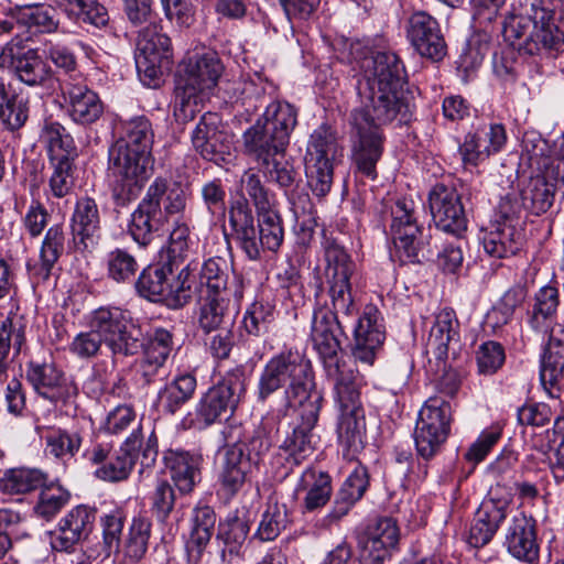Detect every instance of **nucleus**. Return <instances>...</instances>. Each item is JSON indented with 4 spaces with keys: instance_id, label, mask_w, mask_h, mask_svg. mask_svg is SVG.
Returning a JSON list of instances; mask_svg holds the SVG:
<instances>
[{
    "instance_id": "nucleus-1",
    "label": "nucleus",
    "mask_w": 564,
    "mask_h": 564,
    "mask_svg": "<svg viewBox=\"0 0 564 564\" xmlns=\"http://www.w3.org/2000/svg\"><path fill=\"white\" fill-rule=\"evenodd\" d=\"M359 89L362 106L351 112L356 141L354 162L364 175L376 178V164L382 154L381 128L398 121L406 124L412 120L414 105L405 90Z\"/></svg>"
},
{
    "instance_id": "nucleus-2",
    "label": "nucleus",
    "mask_w": 564,
    "mask_h": 564,
    "mask_svg": "<svg viewBox=\"0 0 564 564\" xmlns=\"http://www.w3.org/2000/svg\"><path fill=\"white\" fill-rule=\"evenodd\" d=\"M123 129L124 135L108 150L111 199L116 207L121 208L140 196L152 175L154 137L151 122L144 116L128 120Z\"/></svg>"
},
{
    "instance_id": "nucleus-3",
    "label": "nucleus",
    "mask_w": 564,
    "mask_h": 564,
    "mask_svg": "<svg viewBox=\"0 0 564 564\" xmlns=\"http://www.w3.org/2000/svg\"><path fill=\"white\" fill-rule=\"evenodd\" d=\"M102 344L113 359L137 355L143 347L141 329L128 312L119 307H99L93 312L90 329L77 334L69 349L78 358L87 359L96 356Z\"/></svg>"
},
{
    "instance_id": "nucleus-4",
    "label": "nucleus",
    "mask_w": 564,
    "mask_h": 564,
    "mask_svg": "<svg viewBox=\"0 0 564 564\" xmlns=\"http://www.w3.org/2000/svg\"><path fill=\"white\" fill-rule=\"evenodd\" d=\"M284 389L285 405L296 408L322 395L315 389L311 362L297 350H285L264 365L257 383V399L264 403L278 390Z\"/></svg>"
},
{
    "instance_id": "nucleus-5",
    "label": "nucleus",
    "mask_w": 564,
    "mask_h": 564,
    "mask_svg": "<svg viewBox=\"0 0 564 564\" xmlns=\"http://www.w3.org/2000/svg\"><path fill=\"white\" fill-rule=\"evenodd\" d=\"M224 70L216 52L196 53L180 65L175 76L174 109L177 121L194 119L203 96L216 87Z\"/></svg>"
},
{
    "instance_id": "nucleus-6",
    "label": "nucleus",
    "mask_w": 564,
    "mask_h": 564,
    "mask_svg": "<svg viewBox=\"0 0 564 564\" xmlns=\"http://www.w3.org/2000/svg\"><path fill=\"white\" fill-rule=\"evenodd\" d=\"M258 223L249 204L241 199L229 207L232 238L250 260H259L264 250L276 251L283 242L282 219L273 208L258 213Z\"/></svg>"
},
{
    "instance_id": "nucleus-7",
    "label": "nucleus",
    "mask_w": 564,
    "mask_h": 564,
    "mask_svg": "<svg viewBox=\"0 0 564 564\" xmlns=\"http://www.w3.org/2000/svg\"><path fill=\"white\" fill-rule=\"evenodd\" d=\"M558 303L557 289L543 286L535 295L530 317L534 330L550 333L540 370L541 383L546 390L554 388L564 377V329L561 325L551 326Z\"/></svg>"
},
{
    "instance_id": "nucleus-8",
    "label": "nucleus",
    "mask_w": 564,
    "mask_h": 564,
    "mask_svg": "<svg viewBox=\"0 0 564 564\" xmlns=\"http://www.w3.org/2000/svg\"><path fill=\"white\" fill-rule=\"evenodd\" d=\"M532 15L511 14L502 25V35L519 53L535 55L542 48L553 50L564 41L551 10L532 4Z\"/></svg>"
},
{
    "instance_id": "nucleus-9",
    "label": "nucleus",
    "mask_w": 564,
    "mask_h": 564,
    "mask_svg": "<svg viewBox=\"0 0 564 564\" xmlns=\"http://www.w3.org/2000/svg\"><path fill=\"white\" fill-rule=\"evenodd\" d=\"M339 314L348 317L343 311H337L333 306L332 308L319 307L314 311L312 318L311 339L323 359L327 377L332 381L348 380L359 375L351 365L338 357V351L341 348L340 337L345 336V326Z\"/></svg>"
},
{
    "instance_id": "nucleus-10",
    "label": "nucleus",
    "mask_w": 564,
    "mask_h": 564,
    "mask_svg": "<svg viewBox=\"0 0 564 564\" xmlns=\"http://www.w3.org/2000/svg\"><path fill=\"white\" fill-rule=\"evenodd\" d=\"M172 262L158 263L144 268L134 281V289L140 297L153 303H162L169 308H181L192 299L188 265L177 276Z\"/></svg>"
},
{
    "instance_id": "nucleus-11",
    "label": "nucleus",
    "mask_w": 564,
    "mask_h": 564,
    "mask_svg": "<svg viewBox=\"0 0 564 564\" xmlns=\"http://www.w3.org/2000/svg\"><path fill=\"white\" fill-rule=\"evenodd\" d=\"M297 124V110L288 101L273 100L242 138L245 149H286Z\"/></svg>"
},
{
    "instance_id": "nucleus-12",
    "label": "nucleus",
    "mask_w": 564,
    "mask_h": 564,
    "mask_svg": "<svg viewBox=\"0 0 564 564\" xmlns=\"http://www.w3.org/2000/svg\"><path fill=\"white\" fill-rule=\"evenodd\" d=\"M323 247L326 261L325 276L332 305L347 316L354 315L357 308L351 292V279L356 272V263L335 239H325Z\"/></svg>"
},
{
    "instance_id": "nucleus-13",
    "label": "nucleus",
    "mask_w": 564,
    "mask_h": 564,
    "mask_svg": "<svg viewBox=\"0 0 564 564\" xmlns=\"http://www.w3.org/2000/svg\"><path fill=\"white\" fill-rule=\"evenodd\" d=\"M246 393V377L242 367L226 372L223 379L209 388L196 405V417L206 426L227 420L232 415Z\"/></svg>"
},
{
    "instance_id": "nucleus-14",
    "label": "nucleus",
    "mask_w": 564,
    "mask_h": 564,
    "mask_svg": "<svg viewBox=\"0 0 564 564\" xmlns=\"http://www.w3.org/2000/svg\"><path fill=\"white\" fill-rule=\"evenodd\" d=\"M333 382L341 411L337 427L338 440L349 452L357 453L364 447L366 432L365 414L359 402V375Z\"/></svg>"
},
{
    "instance_id": "nucleus-15",
    "label": "nucleus",
    "mask_w": 564,
    "mask_h": 564,
    "mask_svg": "<svg viewBox=\"0 0 564 564\" xmlns=\"http://www.w3.org/2000/svg\"><path fill=\"white\" fill-rule=\"evenodd\" d=\"M391 215V232L401 261L420 263L429 259L432 253L425 249V237L417 224L413 202L398 200Z\"/></svg>"
},
{
    "instance_id": "nucleus-16",
    "label": "nucleus",
    "mask_w": 564,
    "mask_h": 564,
    "mask_svg": "<svg viewBox=\"0 0 564 564\" xmlns=\"http://www.w3.org/2000/svg\"><path fill=\"white\" fill-rule=\"evenodd\" d=\"M171 40L158 31L156 25H149L139 31L135 67L145 85H155L171 64Z\"/></svg>"
},
{
    "instance_id": "nucleus-17",
    "label": "nucleus",
    "mask_w": 564,
    "mask_h": 564,
    "mask_svg": "<svg viewBox=\"0 0 564 564\" xmlns=\"http://www.w3.org/2000/svg\"><path fill=\"white\" fill-rule=\"evenodd\" d=\"M141 447L140 429L124 441L122 446L111 452L108 444H99L86 453L87 459L97 465V478L106 481H121L129 477L137 459V451Z\"/></svg>"
},
{
    "instance_id": "nucleus-18",
    "label": "nucleus",
    "mask_w": 564,
    "mask_h": 564,
    "mask_svg": "<svg viewBox=\"0 0 564 564\" xmlns=\"http://www.w3.org/2000/svg\"><path fill=\"white\" fill-rule=\"evenodd\" d=\"M0 67L8 69L21 83L45 86L53 70L35 48H24L18 43H8L0 50Z\"/></svg>"
},
{
    "instance_id": "nucleus-19",
    "label": "nucleus",
    "mask_w": 564,
    "mask_h": 564,
    "mask_svg": "<svg viewBox=\"0 0 564 564\" xmlns=\"http://www.w3.org/2000/svg\"><path fill=\"white\" fill-rule=\"evenodd\" d=\"M322 402L323 395H313V402L296 406L299 409V422L291 433L286 434L280 445V449L296 465L302 463L315 449L316 436L313 429L317 423Z\"/></svg>"
},
{
    "instance_id": "nucleus-20",
    "label": "nucleus",
    "mask_w": 564,
    "mask_h": 564,
    "mask_svg": "<svg viewBox=\"0 0 564 564\" xmlns=\"http://www.w3.org/2000/svg\"><path fill=\"white\" fill-rule=\"evenodd\" d=\"M364 79L359 87L369 89L404 90L406 73L399 56L391 51H378L365 57L360 65Z\"/></svg>"
},
{
    "instance_id": "nucleus-21",
    "label": "nucleus",
    "mask_w": 564,
    "mask_h": 564,
    "mask_svg": "<svg viewBox=\"0 0 564 564\" xmlns=\"http://www.w3.org/2000/svg\"><path fill=\"white\" fill-rule=\"evenodd\" d=\"M26 380L34 391L52 403H66L77 394V386L53 361H30Z\"/></svg>"
},
{
    "instance_id": "nucleus-22",
    "label": "nucleus",
    "mask_w": 564,
    "mask_h": 564,
    "mask_svg": "<svg viewBox=\"0 0 564 564\" xmlns=\"http://www.w3.org/2000/svg\"><path fill=\"white\" fill-rule=\"evenodd\" d=\"M192 144L204 160L217 165L227 162L231 155V138L221 129L220 119L214 112H206L200 117L192 132Z\"/></svg>"
},
{
    "instance_id": "nucleus-23",
    "label": "nucleus",
    "mask_w": 564,
    "mask_h": 564,
    "mask_svg": "<svg viewBox=\"0 0 564 564\" xmlns=\"http://www.w3.org/2000/svg\"><path fill=\"white\" fill-rule=\"evenodd\" d=\"M429 204L435 226L453 236H460L467 228L462 197L453 187L436 184L429 195Z\"/></svg>"
},
{
    "instance_id": "nucleus-24",
    "label": "nucleus",
    "mask_w": 564,
    "mask_h": 564,
    "mask_svg": "<svg viewBox=\"0 0 564 564\" xmlns=\"http://www.w3.org/2000/svg\"><path fill=\"white\" fill-rule=\"evenodd\" d=\"M406 36L422 57L438 62L446 55V43L440 25L424 11L414 12L409 18Z\"/></svg>"
},
{
    "instance_id": "nucleus-25",
    "label": "nucleus",
    "mask_w": 564,
    "mask_h": 564,
    "mask_svg": "<svg viewBox=\"0 0 564 564\" xmlns=\"http://www.w3.org/2000/svg\"><path fill=\"white\" fill-rule=\"evenodd\" d=\"M384 338L380 312L375 306H367L354 329V358L368 367L372 366Z\"/></svg>"
},
{
    "instance_id": "nucleus-26",
    "label": "nucleus",
    "mask_w": 564,
    "mask_h": 564,
    "mask_svg": "<svg viewBox=\"0 0 564 564\" xmlns=\"http://www.w3.org/2000/svg\"><path fill=\"white\" fill-rule=\"evenodd\" d=\"M172 334L156 328L149 338L142 356L135 361V376L143 386H149L164 376V366L172 350Z\"/></svg>"
},
{
    "instance_id": "nucleus-27",
    "label": "nucleus",
    "mask_w": 564,
    "mask_h": 564,
    "mask_svg": "<svg viewBox=\"0 0 564 564\" xmlns=\"http://www.w3.org/2000/svg\"><path fill=\"white\" fill-rule=\"evenodd\" d=\"M70 228L77 249L85 251L94 247L100 231V215L95 199L84 197L77 200Z\"/></svg>"
},
{
    "instance_id": "nucleus-28",
    "label": "nucleus",
    "mask_w": 564,
    "mask_h": 564,
    "mask_svg": "<svg viewBox=\"0 0 564 564\" xmlns=\"http://www.w3.org/2000/svg\"><path fill=\"white\" fill-rule=\"evenodd\" d=\"M241 445L226 448L218 473L220 490L228 498L235 497L246 485L252 465L245 457Z\"/></svg>"
},
{
    "instance_id": "nucleus-29",
    "label": "nucleus",
    "mask_w": 564,
    "mask_h": 564,
    "mask_svg": "<svg viewBox=\"0 0 564 564\" xmlns=\"http://www.w3.org/2000/svg\"><path fill=\"white\" fill-rule=\"evenodd\" d=\"M524 242L523 229L517 224L491 223L482 237L484 250L495 259L517 254Z\"/></svg>"
},
{
    "instance_id": "nucleus-30",
    "label": "nucleus",
    "mask_w": 564,
    "mask_h": 564,
    "mask_svg": "<svg viewBox=\"0 0 564 564\" xmlns=\"http://www.w3.org/2000/svg\"><path fill=\"white\" fill-rule=\"evenodd\" d=\"M64 99L68 105V112L76 123L88 126L104 113V105L99 96L82 84H66L63 87Z\"/></svg>"
},
{
    "instance_id": "nucleus-31",
    "label": "nucleus",
    "mask_w": 564,
    "mask_h": 564,
    "mask_svg": "<svg viewBox=\"0 0 564 564\" xmlns=\"http://www.w3.org/2000/svg\"><path fill=\"white\" fill-rule=\"evenodd\" d=\"M285 150L245 149V152L257 162L259 172L268 181L278 184L281 188H289L295 182L296 171L293 164L285 159Z\"/></svg>"
},
{
    "instance_id": "nucleus-32",
    "label": "nucleus",
    "mask_w": 564,
    "mask_h": 564,
    "mask_svg": "<svg viewBox=\"0 0 564 564\" xmlns=\"http://www.w3.org/2000/svg\"><path fill=\"white\" fill-rule=\"evenodd\" d=\"M166 221L162 208H156L144 195L131 214L128 232L140 247H148Z\"/></svg>"
},
{
    "instance_id": "nucleus-33",
    "label": "nucleus",
    "mask_w": 564,
    "mask_h": 564,
    "mask_svg": "<svg viewBox=\"0 0 564 564\" xmlns=\"http://www.w3.org/2000/svg\"><path fill=\"white\" fill-rule=\"evenodd\" d=\"M66 247V235L62 225H54L44 235L39 254V262L29 267L30 274L37 282L48 280L55 264Z\"/></svg>"
},
{
    "instance_id": "nucleus-34",
    "label": "nucleus",
    "mask_w": 564,
    "mask_h": 564,
    "mask_svg": "<svg viewBox=\"0 0 564 564\" xmlns=\"http://www.w3.org/2000/svg\"><path fill=\"white\" fill-rule=\"evenodd\" d=\"M198 326L205 334L220 327L235 326V313L229 295L205 294L199 307Z\"/></svg>"
},
{
    "instance_id": "nucleus-35",
    "label": "nucleus",
    "mask_w": 564,
    "mask_h": 564,
    "mask_svg": "<svg viewBox=\"0 0 564 564\" xmlns=\"http://www.w3.org/2000/svg\"><path fill=\"white\" fill-rule=\"evenodd\" d=\"M145 196L156 208H162V216L166 219L182 214L186 208V192L178 182L156 177L148 187Z\"/></svg>"
},
{
    "instance_id": "nucleus-36",
    "label": "nucleus",
    "mask_w": 564,
    "mask_h": 564,
    "mask_svg": "<svg viewBox=\"0 0 564 564\" xmlns=\"http://www.w3.org/2000/svg\"><path fill=\"white\" fill-rule=\"evenodd\" d=\"M164 464L170 476L182 494H188L200 479V457L187 452L169 451L164 455Z\"/></svg>"
},
{
    "instance_id": "nucleus-37",
    "label": "nucleus",
    "mask_w": 564,
    "mask_h": 564,
    "mask_svg": "<svg viewBox=\"0 0 564 564\" xmlns=\"http://www.w3.org/2000/svg\"><path fill=\"white\" fill-rule=\"evenodd\" d=\"M458 322L452 308H444L435 316L427 338V351L438 361L447 358L449 344L456 339Z\"/></svg>"
},
{
    "instance_id": "nucleus-38",
    "label": "nucleus",
    "mask_w": 564,
    "mask_h": 564,
    "mask_svg": "<svg viewBox=\"0 0 564 564\" xmlns=\"http://www.w3.org/2000/svg\"><path fill=\"white\" fill-rule=\"evenodd\" d=\"M360 557L365 564H382L399 542L398 531H358Z\"/></svg>"
},
{
    "instance_id": "nucleus-39",
    "label": "nucleus",
    "mask_w": 564,
    "mask_h": 564,
    "mask_svg": "<svg viewBox=\"0 0 564 564\" xmlns=\"http://www.w3.org/2000/svg\"><path fill=\"white\" fill-rule=\"evenodd\" d=\"M196 386L193 375H180L159 390L156 403L165 413L174 414L193 398Z\"/></svg>"
},
{
    "instance_id": "nucleus-40",
    "label": "nucleus",
    "mask_w": 564,
    "mask_h": 564,
    "mask_svg": "<svg viewBox=\"0 0 564 564\" xmlns=\"http://www.w3.org/2000/svg\"><path fill=\"white\" fill-rule=\"evenodd\" d=\"M17 22L33 33H52L58 28L55 9L45 4H24L12 8Z\"/></svg>"
},
{
    "instance_id": "nucleus-41",
    "label": "nucleus",
    "mask_w": 564,
    "mask_h": 564,
    "mask_svg": "<svg viewBox=\"0 0 564 564\" xmlns=\"http://www.w3.org/2000/svg\"><path fill=\"white\" fill-rule=\"evenodd\" d=\"M340 156L343 149L335 131L327 124H321L310 137L304 160L334 164Z\"/></svg>"
},
{
    "instance_id": "nucleus-42",
    "label": "nucleus",
    "mask_w": 564,
    "mask_h": 564,
    "mask_svg": "<svg viewBox=\"0 0 564 564\" xmlns=\"http://www.w3.org/2000/svg\"><path fill=\"white\" fill-rule=\"evenodd\" d=\"M240 196L235 202L245 199L252 204L257 214L273 208L274 195L262 182L259 171L247 170L240 177ZM251 207V205H249Z\"/></svg>"
},
{
    "instance_id": "nucleus-43",
    "label": "nucleus",
    "mask_w": 564,
    "mask_h": 564,
    "mask_svg": "<svg viewBox=\"0 0 564 564\" xmlns=\"http://www.w3.org/2000/svg\"><path fill=\"white\" fill-rule=\"evenodd\" d=\"M29 118V101L26 98L9 93L0 82V121L9 131L20 130Z\"/></svg>"
},
{
    "instance_id": "nucleus-44",
    "label": "nucleus",
    "mask_w": 564,
    "mask_h": 564,
    "mask_svg": "<svg viewBox=\"0 0 564 564\" xmlns=\"http://www.w3.org/2000/svg\"><path fill=\"white\" fill-rule=\"evenodd\" d=\"M556 185L545 177L530 180L528 185L521 189L525 210L533 215L546 213L553 205Z\"/></svg>"
},
{
    "instance_id": "nucleus-45",
    "label": "nucleus",
    "mask_w": 564,
    "mask_h": 564,
    "mask_svg": "<svg viewBox=\"0 0 564 564\" xmlns=\"http://www.w3.org/2000/svg\"><path fill=\"white\" fill-rule=\"evenodd\" d=\"M105 265L108 279L122 284L134 283L140 269L137 258L124 248L108 251Z\"/></svg>"
},
{
    "instance_id": "nucleus-46",
    "label": "nucleus",
    "mask_w": 564,
    "mask_h": 564,
    "mask_svg": "<svg viewBox=\"0 0 564 564\" xmlns=\"http://www.w3.org/2000/svg\"><path fill=\"white\" fill-rule=\"evenodd\" d=\"M300 488L307 489L304 500L305 508L307 510H315L329 500L332 480L328 474L308 468L301 477Z\"/></svg>"
},
{
    "instance_id": "nucleus-47",
    "label": "nucleus",
    "mask_w": 564,
    "mask_h": 564,
    "mask_svg": "<svg viewBox=\"0 0 564 564\" xmlns=\"http://www.w3.org/2000/svg\"><path fill=\"white\" fill-rule=\"evenodd\" d=\"M40 139L47 149L51 162L58 159H69L75 151L72 135L59 122L45 121Z\"/></svg>"
},
{
    "instance_id": "nucleus-48",
    "label": "nucleus",
    "mask_w": 564,
    "mask_h": 564,
    "mask_svg": "<svg viewBox=\"0 0 564 564\" xmlns=\"http://www.w3.org/2000/svg\"><path fill=\"white\" fill-rule=\"evenodd\" d=\"M230 267L226 259L216 257L206 260L199 272V281L206 294L230 295L228 290Z\"/></svg>"
},
{
    "instance_id": "nucleus-49",
    "label": "nucleus",
    "mask_w": 564,
    "mask_h": 564,
    "mask_svg": "<svg viewBox=\"0 0 564 564\" xmlns=\"http://www.w3.org/2000/svg\"><path fill=\"white\" fill-rule=\"evenodd\" d=\"M44 482V474L37 469H11L0 478V490L9 495L25 494L37 489Z\"/></svg>"
},
{
    "instance_id": "nucleus-50",
    "label": "nucleus",
    "mask_w": 564,
    "mask_h": 564,
    "mask_svg": "<svg viewBox=\"0 0 564 564\" xmlns=\"http://www.w3.org/2000/svg\"><path fill=\"white\" fill-rule=\"evenodd\" d=\"M452 409L441 398H430L419 413L416 423L449 434Z\"/></svg>"
},
{
    "instance_id": "nucleus-51",
    "label": "nucleus",
    "mask_w": 564,
    "mask_h": 564,
    "mask_svg": "<svg viewBox=\"0 0 564 564\" xmlns=\"http://www.w3.org/2000/svg\"><path fill=\"white\" fill-rule=\"evenodd\" d=\"M24 341V335L20 329H15L11 318H6L0 326V381L8 378V370L11 364L10 351L14 350L18 355Z\"/></svg>"
},
{
    "instance_id": "nucleus-52",
    "label": "nucleus",
    "mask_w": 564,
    "mask_h": 564,
    "mask_svg": "<svg viewBox=\"0 0 564 564\" xmlns=\"http://www.w3.org/2000/svg\"><path fill=\"white\" fill-rule=\"evenodd\" d=\"M274 322V308L269 303L254 302L246 311L242 325L254 337L264 336Z\"/></svg>"
},
{
    "instance_id": "nucleus-53",
    "label": "nucleus",
    "mask_w": 564,
    "mask_h": 564,
    "mask_svg": "<svg viewBox=\"0 0 564 564\" xmlns=\"http://www.w3.org/2000/svg\"><path fill=\"white\" fill-rule=\"evenodd\" d=\"M305 174L307 185L315 196L322 198L329 193L333 185L334 164L312 159L305 160Z\"/></svg>"
},
{
    "instance_id": "nucleus-54",
    "label": "nucleus",
    "mask_w": 564,
    "mask_h": 564,
    "mask_svg": "<svg viewBox=\"0 0 564 564\" xmlns=\"http://www.w3.org/2000/svg\"><path fill=\"white\" fill-rule=\"evenodd\" d=\"M82 436L77 431L57 429L45 436L50 454L56 458L74 457L82 446Z\"/></svg>"
},
{
    "instance_id": "nucleus-55",
    "label": "nucleus",
    "mask_w": 564,
    "mask_h": 564,
    "mask_svg": "<svg viewBox=\"0 0 564 564\" xmlns=\"http://www.w3.org/2000/svg\"><path fill=\"white\" fill-rule=\"evenodd\" d=\"M175 501L174 490L165 479H159L152 496V513L156 518V525L173 527L171 512Z\"/></svg>"
},
{
    "instance_id": "nucleus-56",
    "label": "nucleus",
    "mask_w": 564,
    "mask_h": 564,
    "mask_svg": "<svg viewBox=\"0 0 564 564\" xmlns=\"http://www.w3.org/2000/svg\"><path fill=\"white\" fill-rule=\"evenodd\" d=\"M199 195L212 219L215 216H223L225 214L227 194L221 178L215 177L205 181L200 186Z\"/></svg>"
},
{
    "instance_id": "nucleus-57",
    "label": "nucleus",
    "mask_w": 564,
    "mask_h": 564,
    "mask_svg": "<svg viewBox=\"0 0 564 564\" xmlns=\"http://www.w3.org/2000/svg\"><path fill=\"white\" fill-rule=\"evenodd\" d=\"M509 552L517 557L532 563L539 556L535 531H512L507 536Z\"/></svg>"
},
{
    "instance_id": "nucleus-58",
    "label": "nucleus",
    "mask_w": 564,
    "mask_h": 564,
    "mask_svg": "<svg viewBox=\"0 0 564 564\" xmlns=\"http://www.w3.org/2000/svg\"><path fill=\"white\" fill-rule=\"evenodd\" d=\"M478 371L481 375H494L505 364L506 355L501 344L488 340L481 344L476 352Z\"/></svg>"
},
{
    "instance_id": "nucleus-59",
    "label": "nucleus",
    "mask_w": 564,
    "mask_h": 564,
    "mask_svg": "<svg viewBox=\"0 0 564 564\" xmlns=\"http://www.w3.org/2000/svg\"><path fill=\"white\" fill-rule=\"evenodd\" d=\"M448 434L416 423L414 442L417 454L424 459L432 458L447 440Z\"/></svg>"
},
{
    "instance_id": "nucleus-60",
    "label": "nucleus",
    "mask_w": 564,
    "mask_h": 564,
    "mask_svg": "<svg viewBox=\"0 0 564 564\" xmlns=\"http://www.w3.org/2000/svg\"><path fill=\"white\" fill-rule=\"evenodd\" d=\"M53 174L50 178L51 192L55 197L66 196L74 184L72 159H58L51 162Z\"/></svg>"
},
{
    "instance_id": "nucleus-61",
    "label": "nucleus",
    "mask_w": 564,
    "mask_h": 564,
    "mask_svg": "<svg viewBox=\"0 0 564 564\" xmlns=\"http://www.w3.org/2000/svg\"><path fill=\"white\" fill-rule=\"evenodd\" d=\"M525 210L521 191L512 189L501 196L494 223H510L520 226L521 213Z\"/></svg>"
},
{
    "instance_id": "nucleus-62",
    "label": "nucleus",
    "mask_w": 564,
    "mask_h": 564,
    "mask_svg": "<svg viewBox=\"0 0 564 564\" xmlns=\"http://www.w3.org/2000/svg\"><path fill=\"white\" fill-rule=\"evenodd\" d=\"M69 18L96 29H106L110 21L108 10L97 0H85Z\"/></svg>"
},
{
    "instance_id": "nucleus-63",
    "label": "nucleus",
    "mask_w": 564,
    "mask_h": 564,
    "mask_svg": "<svg viewBox=\"0 0 564 564\" xmlns=\"http://www.w3.org/2000/svg\"><path fill=\"white\" fill-rule=\"evenodd\" d=\"M69 494L59 486H50L40 494V500L35 507L36 512L51 518L68 501Z\"/></svg>"
},
{
    "instance_id": "nucleus-64",
    "label": "nucleus",
    "mask_w": 564,
    "mask_h": 564,
    "mask_svg": "<svg viewBox=\"0 0 564 564\" xmlns=\"http://www.w3.org/2000/svg\"><path fill=\"white\" fill-rule=\"evenodd\" d=\"M234 445H241L245 457L250 458L251 465H257L265 453L271 447V441L267 436L264 430H254L251 434L247 435L243 441H238Z\"/></svg>"
}]
</instances>
